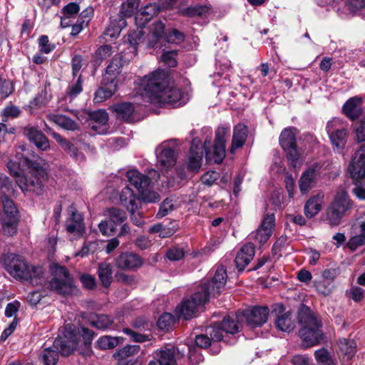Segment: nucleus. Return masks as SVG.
Listing matches in <instances>:
<instances>
[{
    "mask_svg": "<svg viewBox=\"0 0 365 365\" xmlns=\"http://www.w3.org/2000/svg\"><path fill=\"white\" fill-rule=\"evenodd\" d=\"M167 73L162 70L145 76L140 81V95L145 102L154 105L181 106L188 101V94L174 84H168Z\"/></svg>",
    "mask_w": 365,
    "mask_h": 365,
    "instance_id": "obj_1",
    "label": "nucleus"
},
{
    "mask_svg": "<svg viewBox=\"0 0 365 365\" xmlns=\"http://www.w3.org/2000/svg\"><path fill=\"white\" fill-rule=\"evenodd\" d=\"M298 324L304 348L316 346L324 339L322 322L309 307L303 306L299 311Z\"/></svg>",
    "mask_w": 365,
    "mask_h": 365,
    "instance_id": "obj_2",
    "label": "nucleus"
},
{
    "mask_svg": "<svg viewBox=\"0 0 365 365\" xmlns=\"http://www.w3.org/2000/svg\"><path fill=\"white\" fill-rule=\"evenodd\" d=\"M79 336L73 324L65 326L64 337H58L53 341V348H46L41 359L45 365H56L58 360V352L63 356L71 354L78 346Z\"/></svg>",
    "mask_w": 365,
    "mask_h": 365,
    "instance_id": "obj_3",
    "label": "nucleus"
},
{
    "mask_svg": "<svg viewBox=\"0 0 365 365\" xmlns=\"http://www.w3.org/2000/svg\"><path fill=\"white\" fill-rule=\"evenodd\" d=\"M45 165L39 161L29 162V175L19 176L16 180L23 192L30 191L36 195H41L43 192V182L47 179V170Z\"/></svg>",
    "mask_w": 365,
    "mask_h": 365,
    "instance_id": "obj_4",
    "label": "nucleus"
},
{
    "mask_svg": "<svg viewBox=\"0 0 365 365\" xmlns=\"http://www.w3.org/2000/svg\"><path fill=\"white\" fill-rule=\"evenodd\" d=\"M208 287L206 285L200 286L199 289L190 298L185 299L176 307V313L180 317L189 319L193 317L196 312L201 310L204 304L208 301Z\"/></svg>",
    "mask_w": 365,
    "mask_h": 365,
    "instance_id": "obj_5",
    "label": "nucleus"
},
{
    "mask_svg": "<svg viewBox=\"0 0 365 365\" xmlns=\"http://www.w3.org/2000/svg\"><path fill=\"white\" fill-rule=\"evenodd\" d=\"M352 204L347 192L343 188H339L327 211V220L331 226L340 224L341 218L351 208Z\"/></svg>",
    "mask_w": 365,
    "mask_h": 365,
    "instance_id": "obj_6",
    "label": "nucleus"
},
{
    "mask_svg": "<svg viewBox=\"0 0 365 365\" xmlns=\"http://www.w3.org/2000/svg\"><path fill=\"white\" fill-rule=\"evenodd\" d=\"M53 279L49 282L50 289L59 294H68L73 291V278L65 267L53 265L51 268Z\"/></svg>",
    "mask_w": 365,
    "mask_h": 365,
    "instance_id": "obj_7",
    "label": "nucleus"
},
{
    "mask_svg": "<svg viewBox=\"0 0 365 365\" xmlns=\"http://www.w3.org/2000/svg\"><path fill=\"white\" fill-rule=\"evenodd\" d=\"M7 270L15 278L30 280L31 283L36 284H38L37 279H40L43 274L41 267H32L30 269L26 263L19 257L13 258L7 266Z\"/></svg>",
    "mask_w": 365,
    "mask_h": 365,
    "instance_id": "obj_8",
    "label": "nucleus"
},
{
    "mask_svg": "<svg viewBox=\"0 0 365 365\" xmlns=\"http://www.w3.org/2000/svg\"><path fill=\"white\" fill-rule=\"evenodd\" d=\"M228 130L225 128L219 127L215 132V140L213 148L210 149L207 145L210 141L206 140L204 143L206 160L215 163H220L225 156V141Z\"/></svg>",
    "mask_w": 365,
    "mask_h": 365,
    "instance_id": "obj_9",
    "label": "nucleus"
},
{
    "mask_svg": "<svg viewBox=\"0 0 365 365\" xmlns=\"http://www.w3.org/2000/svg\"><path fill=\"white\" fill-rule=\"evenodd\" d=\"M297 129L294 128H284L279 135V144L287 153V158L292 162L293 166L299 159V153L297 149L296 135Z\"/></svg>",
    "mask_w": 365,
    "mask_h": 365,
    "instance_id": "obj_10",
    "label": "nucleus"
},
{
    "mask_svg": "<svg viewBox=\"0 0 365 365\" xmlns=\"http://www.w3.org/2000/svg\"><path fill=\"white\" fill-rule=\"evenodd\" d=\"M183 353L178 347L168 346L155 351V361L148 365H177L178 360L183 356Z\"/></svg>",
    "mask_w": 365,
    "mask_h": 365,
    "instance_id": "obj_11",
    "label": "nucleus"
},
{
    "mask_svg": "<svg viewBox=\"0 0 365 365\" xmlns=\"http://www.w3.org/2000/svg\"><path fill=\"white\" fill-rule=\"evenodd\" d=\"M343 121L334 118L327 125V133L333 145L337 149H341L346 144L347 130L342 127Z\"/></svg>",
    "mask_w": 365,
    "mask_h": 365,
    "instance_id": "obj_12",
    "label": "nucleus"
},
{
    "mask_svg": "<svg viewBox=\"0 0 365 365\" xmlns=\"http://www.w3.org/2000/svg\"><path fill=\"white\" fill-rule=\"evenodd\" d=\"M349 171L351 178L356 183H365V145L356 152Z\"/></svg>",
    "mask_w": 365,
    "mask_h": 365,
    "instance_id": "obj_13",
    "label": "nucleus"
},
{
    "mask_svg": "<svg viewBox=\"0 0 365 365\" xmlns=\"http://www.w3.org/2000/svg\"><path fill=\"white\" fill-rule=\"evenodd\" d=\"M274 221V214H267L264 215L259 227L255 232L250 234V237L260 245L264 244L272 234Z\"/></svg>",
    "mask_w": 365,
    "mask_h": 365,
    "instance_id": "obj_14",
    "label": "nucleus"
},
{
    "mask_svg": "<svg viewBox=\"0 0 365 365\" xmlns=\"http://www.w3.org/2000/svg\"><path fill=\"white\" fill-rule=\"evenodd\" d=\"M158 165L163 172L172 168L176 162L175 151L165 143L156 148Z\"/></svg>",
    "mask_w": 365,
    "mask_h": 365,
    "instance_id": "obj_15",
    "label": "nucleus"
},
{
    "mask_svg": "<svg viewBox=\"0 0 365 365\" xmlns=\"http://www.w3.org/2000/svg\"><path fill=\"white\" fill-rule=\"evenodd\" d=\"M269 310L267 307H254L250 310L241 312L242 317H245L247 323L252 327H260L268 319Z\"/></svg>",
    "mask_w": 365,
    "mask_h": 365,
    "instance_id": "obj_16",
    "label": "nucleus"
},
{
    "mask_svg": "<svg viewBox=\"0 0 365 365\" xmlns=\"http://www.w3.org/2000/svg\"><path fill=\"white\" fill-rule=\"evenodd\" d=\"M149 175L150 177L143 175L136 170H130L126 173L129 182L139 192L149 185L151 178L157 180L160 178V175L155 170H150Z\"/></svg>",
    "mask_w": 365,
    "mask_h": 365,
    "instance_id": "obj_17",
    "label": "nucleus"
},
{
    "mask_svg": "<svg viewBox=\"0 0 365 365\" xmlns=\"http://www.w3.org/2000/svg\"><path fill=\"white\" fill-rule=\"evenodd\" d=\"M321 167L315 164L308 168L302 175L299 186L302 195L307 194L317 182V176L320 174Z\"/></svg>",
    "mask_w": 365,
    "mask_h": 365,
    "instance_id": "obj_18",
    "label": "nucleus"
},
{
    "mask_svg": "<svg viewBox=\"0 0 365 365\" xmlns=\"http://www.w3.org/2000/svg\"><path fill=\"white\" fill-rule=\"evenodd\" d=\"M140 256L133 252H123L115 259L116 267L123 270H134L143 265Z\"/></svg>",
    "mask_w": 365,
    "mask_h": 365,
    "instance_id": "obj_19",
    "label": "nucleus"
},
{
    "mask_svg": "<svg viewBox=\"0 0 365 365\" xmlns=\"http://www.w3.org/2000/svg\"><path fill=\"white\" fill-rule=\"evenodd\" d=\"M227 277L226 269L223 266H220L217 268L212 281L204 283L201 286H207L209 295L210 294L218 295L221 292V289L225 284Z\"/></svg>",
    "mask_w": 365,
    "mask_h": 365,
    "instance_id": "obj_20",
    "label": "nucleus"
},
{
    "mask_svg": "<svg viewBox=\"0 0 365 365\" xmlns=\"http://www.w3.org/2000/svg\"><path fill=\"white\" fill-rule=\"evenodd\" d=\"M102 84L95 93L96 103H101L110 98L117 91V81L113 78H103Z\"/></svg>",
    "mask_w": 365,
    "mask_h": 365,
    "instance_id": "obj_21",
    "label": "nucleus"
},
{
    "mask_svg": "<svg viewBox=\"0 0 365 365\" xmlns=\"http://www.w3.org/2000/svg\"><path fill=\"white\" fill-rule=\"evenodd\" d=\"M71 216L66 220V230L71 234L81 236L84 232V224L82 215L73 206H71Z\"/></svg>",
    "mask_w": 365,
    "mask_h": 365,
    "instance_id": "obj_22",
    "label": "nucleus"
},
{
    "mask_svg": "<svg viewBox=\"0 0 365 365\" xmlns=\"http://www.w3.org/2000/svg\"><path fill=\"white\" fill-rule=\"evenodd\" d=\"M255 246L252 243L245 245L237 252L235 263L237 269L242 271L255 256Z\"/></svg>",
    "mask_w": 365,
    "mask_h": 365,
    "instance_id": "obj_23",
    "label": "nucleus"
},
{
    "mask_svg": "<svg viewBox=\"0 0 365 365\" xmlns=\"http://www.w3.org/2000/svg\"><path fill=\"white\" fill-rule=\"evenodd\" d=\"M361 103V98L356 96L349 98L343 106V113L352 121L358 119L362 113Z\"/></svg>",
    "mask_w": 365,
    "mask_h": 365,
    "instance_id": "obj_24",
    "label": "nucleus"
},
{
    "mask_svg": "<svg viewBox=\"0 0 365 365\" xmlns=\"http://www.w3.org/2000/svg\"><path fill=\"white\" fill-rule=\"evenodd\" d=\"M51 134L62 149L68 153L72 158L78 162H83L85 160L84 155L78 152V149L72 143L63 138L57 133L52 132Z\"/></svg>",
    "mask_w": 365,
    "mask_h": 365,
    "instance_id": "obj_25",
    "label": "nucleus"
},
{
    "mask_svg": "<svg viewBox=\"0 0 365 365\" xmlns=\"http://www.w3.org/2000/svg\"><path fill=\"white\" fill-rule=\"evenodd\" d=\"M24 134L39 149L45 150L49 148L48 139L36 128L31 126L25 127L24 128Z\"/></svg>",
    "mask_w": 365,
    "mask_h": 365,
    "instance_id": "obj_26",
    "label": "nucleus"
},
{
    "mask_svg": "<svg viewBox=\"0 0 365 365\" xmlns=\"http://www.w3.org/2000/svg\"><path fill=\"white\" fill-rule=\"evenodd\" d=\"M49 88L50 83L46 82L41 91L30 101L28 106L30 113H33L34 110L45 106L49 102L51 98Z\"/></svg>",
    "mask_w": 365,
    "mask_h": 365,
    "instance_id": "obj_27",
    "label": "nucleus"
},
{
    "mask_svg": "<svg viewBox=\"0 0 365 365\" xmlns=\"http://www.w3.org/2000/svg\"><path fill=\"white\" fill-rule=\"evenodd\" d=\"M324 194L318 193L312 196L304 205V215L307 218L314 217L322 210Z\"/></svg>",
    "mask_w": 365,
    "mask_h": 365,
    "instance_id": "obj_28",
    "label": "nucleus"
},
{
    "mask_svg": "<svg viewBox=\"0 0 365 365\" xmlns=\"http://www.w3.org/2000/svg\"><path fill=\"white\" fill-rule=\"evenodd\" d=\"M353 231L354 235L349 239L348 245L351 250H355L357 247L365 245V221L355 224Z\"/></svg>",
    "mask_w": 365,
    "mask_h": 365,
    "instance_id": "obj_29",
    "label": "nucleus"
},
{
    "mask_svg": "<svg viewBox=\"0 0 365 365\" xmlns=\"http://www.w3.org/2000/svg\"><path fill=\"white\" fill-rule=\"evenodd\" d=\"M194 140L190 147L187 168L189 170L198 171L202 165L203 148L195 145Z\"/></svg>",
    "mask_w": 365,
    "mask_h": 365,
    "instance_id": "obj_30",
    "label": "nucleus"
},
{
    "mask_svg": "<svg viewBox=\"0 0 365 365\" xmlns=\"http://www.w3.org/2000/svg\"><path fill=\"white\" fill-rule=\"evenodd\" d=\"M109 109L115 113L118 119L125 121L132 120L134 113V107L131 103H122L113 105Z\"/></svg>",
    "mask_w": 365,
    "mask_h": 365,
    "instance_id": "obj_31",
    "label": "nucleus"
},
{
    "mask_svg": "<svg viewBox=\"0 0 365 365\" xmlns=\"http://www.w3.org/2000/svg\"><path fill=\"white\" fill-rule=\"evenodd\" d=\"M120 203L128 210H137L138 208L139 199L128 186L122 189L120 194Z\"/></svg>",
    "mask_w": 365,
    "mask_h": 365,
    "instance_id": "obj_32",
    "label": "nucleus"
},
{
    "mask_svg": "<svg viewBox=\"0 0 365 365\" xmlns=\"http://www.w3.org/2000/svg\"><path fill=\"white\" fill-rule=\"evenodd\" d=\"M241 318V312H237L235 315H228L223 319L220 324L226 335L235 334L240 331L239 321Z\"/></svg>",
    "mask_w": 365,
    "mask_h": 365,
    "instance_id": "obj_33",
    "label": "nucleus"
},
{
    "mask_svg": "<svg viewBox=\"0 0 365 365\" xmlns=\"http://www.w3.org/2000/svg\"><path fill=\"white\" fill-rule=\"evenodd\" d=\"M115 19L111 21L110 25L101 36V38L105 41H109L117 38L119 36L122 29L125 26V20L124 19H120L118 22H115Z\"/></svg>",
    "mask_w": 365,
    "mask_h": 365,
    "instance_id": "obj_34",
    "label": "nucleus"
},
{
    "mask_svg": "<svg viewBox=\"0 0 365 365\" xmlns=\"http://www.w3.org/2000/svg\"><path fill=\"white\" fill-rule=\"evenodd\" d=\"M48 118L50 121L65 130L75 131L79 129L78 123L64 115L51 114L48 115Z\"/></svg>",
    "mask_w": 365,
    "mask_h": 365,
    "instance_id": "obj_35",
    "label": "nucleus"
},
{
    "mask_svg": "<svg viewBox=\"0 0 365 365\" xmlns=\"http://www.w3.org/2000/svg\"><path fill=\"white\" fill-rule=\"evenodd\" d=\"M247 127L243 124H238L234 128L232 140L231 152L243 146L247 138Z\"/></svg>",
    "mask_w": 365,
    "mask_h": 365,
    "instance_id": "obj_36",
    "label": "nucleus"
},
{
    "mask_svg": "<svg viewBox=\"0 0 365 365\" xmlns=\"http://www.w3.org/2000/svg\"><path fill=\"white\" fill-rule=\"evenodd\" d=\"M112 266L108 262H101L98 264V275L102 284L105 287H108L112 282Z\"/></svg>",
    "mask_w": 365,
    "mask_h": 365,
    "instance_id": "obj_37",
    "label": "nucleus"
},
{
    "mask_svg": "<svg viewBox=\"0 0 365 365\" xmlns=\"http://www.w3.org/2000/svg\"><path fill=\"white\" fill-rule=\"evenodd\" d=\"M121 56H116L113 59L110 64L107 66L106 72L103 78H113L116 81L117 76L120 73V68L124 62Z\"/></svg>",
    "mask_w": 365,
    "mask_h": 365,
    "instance_id": "obj_38",
    "label": "nucleus"
},
{
    "mask_svg": "<svg viewBox=\"0 0 365 365\" xmlns=\"http://www.w3.org/2000/svg\"><path fill=\"white\" fill-rule=\"evenodd\" d=\"M123 339L120 336H103L98 339L96 346L100 349H110L115 348L118 344L123 343Z\"/></svg>",
    "mask_w": 365,
    "mask_h": 365,
    "instance_id": "obj_39",
    "label": "nucleus"
},
{
    "mask_svg": "<svg viewBox=\"0 0 365 365\" xmlns=\"http://www.w3.org/2000/svg\"><path fill=\"white\" fill-rule=\"evenodd\" d=\"M207 11L208 9L207 6L196 4L187 8H180L178 9V13L183 16L196 17L204 15L207 12Z\"/></svg>",
    "mask_w": 365,
    "mask_h": 365,
    "instance_id": "obj_40",
    "label": "nucleus"
},
{
    "mask_svg": "<svg viewBox=\"0 0 365 365\" xmlns=\"http://www.w3.org/2000/svg\"><path fill=\"white\" fill-rule=\"evenodd\" d=\"M291 315V312H287L277 317L275 324L278 329L288 332L293 330L294 325Z\"/></svg>",
    "mask_w": 365,
    "mask_h": 365,
    "instance_id": "obj_41",
    "label": "nucleus"
},
{
    "mask_svg": "<svg viewBox=\"0 0 365 365\" xmlns=\"http://www.w3.org/2000/svg\"><path fill=\"white\" fill-rule=\"evenodd\" d=\"M314 358L319 365H336L331 353L324 348H321L314 351Z\"/></svg>",
    "mask_w": 365,
    "mask_h": 365,
    "instance_id": "obj_42",
    "label": "nucleus"
},
{
    "mask_svg": "<svg viewBox=\"0 0 365 365\" xmlns=\"http://www.w3.org/2000/svg\"><path fill=\"white\" fill-rule=\"evenodd\" d=\"M89 321L93 327L100 329H106L113 323V319L106 314H92L89 317Z\"/></svg>",
    "mask_w": 365,
    "mask_h": 365,
    "instance_id": "obj_43",
    "label": "nucleus"
},
{
    "mask_svg": "<svg viewBox=\"0 0 365 365\" xmlns=\"http://www.w3.org/2000/svg\"><path fill=\"white\" fill-rule=\"evenodd\" d=\"M2 229L5 235H14L17 231V217H1Z\"/></svg>",
    "mask_w": 365,
    "mask_h": 365,
    "instance_id": "obj_44",
    "label": "nucleus"
},
{
    "mask_svg": "<svg viewBox=\"0 0 365 365\" xmlns=\"http://www.w3.org/2000/svg\"><path fill=\"white\" fill-rule=\"evenodd\" d=\"M140 351V346L138 345H127L122 349L118 350L114 354L113 357L118 361H123L130 356L137 354Z\"/></svg>",
    "mask_w": 365,
    "mask_h": 365,
    "instance_id": "obj_45",
    "label": "nucleus"
},
{
    "mask_svg": "<svg viewBox=\"0 0 365 365\" xmlns=\"http://www.w3.org/2000/svg\"><path fill=\"white\" fill-rule=\"evenodd\" d=\"M83 91V80L79 75L77 81L69 85L65 96L66 101L71 102Z\"/></svg>",
    "mask_w": 365,
    "mask_h": 365,
    "instance_id": "obj_46",
    "label": "nucleus"
},
{
    "mask_svg": "<svg viewBox=\"0 0 365 365\" xmlns=\"http://www.w3.org/2000/svg\"><path fill=\"white\" fill-rule=\"evenodd\" d=\"M148 232L150 234H158L160 238H165L173 235L175 232L173 227L163 225L162 223H156L150 227Z\"/></svg>",
    "mask_w": 365,
    "mask_h": 365,
    "instance_id": "obj_47",
    "label": "nucleus"
},
{
    "mask_svg": "<svg viewBox=\"0 0 365 365\" xmlns=\"http://www.w3.org/2000/svg\"><path fill=\"white\" fill-rule=\"evenodd\" d=\"M106 215L115 227L123 223L127 219L126 213L123 210L115 207L108 209Z\"/></svg>",
    "mask_w": 365,
    "mask_h": 365,
    "instance_id": "obj_48",
    "label": "nucleus"
},
{
    "mask_svg": "<svg viewBox=\"0 0 365 365\" xmlns=\"http://www.w3.org/2000/svg\"><path fill=\"white\" fill-rule=\"evenodd\" d=\"M186 245H175L170 247L166 252L167 258L170 261H179L182 259L186 252Z\"/></svg>",
    "mask_w": 365,
    "mask_h": 365,
    "instance_id": "obj_49",
    "label": "nucleus"
},
{
    "mask_svg": "<svg viewBox=\"0 0 365 365\" xmlns=\"http://www.w3.org/2000/svg\"><path fill=\"white\" fill-rule=\"evenodd\" d=\"M338 346L340 351L349 358L356 351V343L354 340L341 339L339 340Z\"/></svg>",
    "mask_w": 365,
    "mask_h": 365,
    "instance_id": "obj_50",
    "label": "nucleus"
},
{
    "mask_svg": "<svg viewBox=\"0 0 365 365\" xmlns=\"http://www.w3.org/2000/svg\"><path fill=\"white\" fill-rule=\"evenodd\" d=\"M207 334L210 336L212 341H225L226 334L220 324H215L206 329Z\"/></svg>",
    "mask_w": 365,
    "mask_h": 365,
    "instance_id": "obj_51",
    "label": "nucleus"
},
{
    "mask_svg": "<svg viewBox=\"0 0 365 365\" xmlns=\"http://www.w3.org/2000/svg\"><path fill=\"white\" fill-rule=\"evenodd\" d=\"M1 202L4 210L1 217H11V215L17 217V210L13 201L9 197H1Z\"/></svg>",
    "mask_w": 365,
    "mask_h": 365,
    "instance_id": "obj_52",
    "label": "nucleus"
},
{
    "mask_svg": "<svg viewBox=\"0 0 365 365\" xmlns=\"http://www.w3.org/2000/svg\"><path fill=\"white\" fill-rule=\"evenodd\" d=\"M140 0H126L121 5L120 13L123 16H130L139 6Z\"/></svg>",
    "mask_w": 365,
    "mask_h": 365,
    "instance_id": "obj_53",
    "label": "nucleus"
},
{
    "mask_svg": "<svg viewBox=\"0 0 365 365\" xmlns=\"http://www.w3.org/2000/svg\"><path fill=\"white\" fill-rule=\"evenodd\" d=\"M165 25L161 21H157L153 24L151 33L153 40L149 39V46H153L155 42L163 36Z\"/></svg>",
    "mask_w": 365,
    "mask_h": 365,
    "instance_id": "obj_54",
    "label": "nucleus"
},
{
    "mask_svg": "<svg viewBox=\"0 0 365 365\" xmlns=\"http://www.w3.org/2000/svg\"><path fill=\"white\" fill-rule=\"evenodd\" d=\"M21 113V110L19 107L14 105L6 106L2 111V120L6 122L9 118H17Z\"/></svg>",
    "mask_w": 365,
    "mask_h": 365,
    "instance_id": "obj_55",
    "label": "nucleus"
},
{
    "mask_svg": "<svg viewBox=\"0 0 365 365\" xmlns=\"http://www.w3.org/2000/svg\"><path fill=\"white\" fill-rule=\"evenodd\" d=\"M173 323V316L170 313H164L160 317L158 321V327L162 330H168Z\"/></svg>",
    "mask_w": 365,
    "mask_h": 365,
    "instance_id": "obj_56",
    "label": "nucleus"
},
{
    "mask_svg": "<svg viewBox=\"0 0 365 365\" xmlns=\"http://www.w3.org/2000/svg\"><path fill=\"white\" fill-rule=\"evenodd\" d=\"M160 11L158 6L155 4H148L141 9L139 15L145 17V21H149L152 17L156 16Z\"/></svg>",
    "mask_w": 365,
    "mask_h": 365,
    "instance_id": "obj_57",
    "label": "nucleus"
},
{
    "mask_svg": "<svg viewBox=\"0 0 365 365\" xmlns=\"http://www.w3.org/2000/svg\"><path fill=\"white\" fill-rule=\"evenodd\" d=\"M174 208L173 200L167 198L160 205L159 210L156 214V217L160 219L166 216L169 212L172 211Z\"/></svg>",
    "mask_w": 365,
    "mask_h": 365,
    "instance_id": "obj_58",
    "label": "nucleus"
},
{
    "mask_svg": "<svg viewBox=\"0 0 365 365\" xmlns=\"http://www.w3.org/2000/svg\"><path fill=\"white\" fill-rule=\"evenodd\" d=\"M143 201L149 203H155L160 200V196L158 193L154 191L143 189L139 192Z\"/></svg>",
    "mask_w": 365,
    "mask_h": 365,
    "instance_id": "obj_59",
    "label": "nucleus"
},
{
    "mask_svg": "<svg viewBox=\"0 0 365 365\" xmlns=\"http://www.w3.org/2000/svg\"><path fill=\"white\" fill-rule=\"evenodd\" d=\"M91 118L93 121H95L96 123H98L101 126H106L108 120V113L103 110L93 112L91 115Z\"/></svg>",
    "mask_w": 365,
    "mask_h": 365,
    "instance_id": "obj_60",
    "label": "nucleus"
},
{
    "mask_svg": "<svg viewBox=\"0 0 365 365\" xmlns=\"http://www.w3.org/2000/svg\"><path fill=\"white\" fill-rule=\"evenodd\" d=\"M166 41L172 43H180L184 41V34L176 29H172L165 36Z\"/></svg>",
    "mask_w": 365,
    "mask_h": 365,
    "instance_id": "obj_61",
    "label": "nucleus"
},
{
    "mask_svg": "<svg viewBox=\"0 0 365 365\" xmlns=\"http://www.w3.org/2000/svg\"><path fill=\"white\" fill-rule=\"evenodd\" d=\"M112 54V47L109 45H104L99 47L95 52V58L98 61H102L110 57Z\"/></svg>",
    "mask_w": 365,
    "mask_h": 365,
    "instance_id": "obj_62",
    "label": "nucleus"
},
{
    "mask_svg": "<svg viewBox=\"0 0 365 365\" xmlns=\"http://www.w3.org/2000/svg\"><path fill=\"white\" fill-rule=\"evenodd\" d=\"M177 55L176 51H164L161 56L162 61L165 62L170 67H175L177 65L175 56Z\"/></svg>",
    "mask_w": 365,
    "mask_h": 365,
    "instance_id": "obj_63",
    "label": "nucleus"
},
{
    "mask_svg": "<svg viewBox=\"0 0 365 365\" xmlns=\"http://www.w3.org/2000/svg\"><path fill=\"white\" fill-rule=\"evenodd\" d=\"M98 228L102 235L105 236L112 235L115 231V227L107 220L101 221L98 224Z\"/></svg>",
    "mask_w": 365,
    "mask_h": 365,
    "instance_id": "obj_64",
    "label": "nucleus"
}]
</instances>
